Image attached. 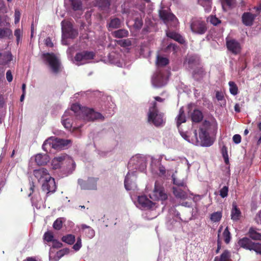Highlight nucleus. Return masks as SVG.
<instances>
[{
    "mask_svg": "<svg viewBox=\"0 0 261 261\" xmlns=\"http://www.w3.org/2000/svg\"><path fill=\"white\" fill-rule=\"evenodd\" d=\"M165 114L159 111L156 101L152 103V106L150 107L147 113V121L155 127H162L166 123Z\"/></svg>",
    "mask_w": 261,
    "mask_h": 261,
    "instance_id": "f257e3e1",
    "label": "nucleus"
},
{
    "mask_svg": "<svg viewBox=\"0 0 261 261\" xmlns=\"http://www.w3.org/2000/svg\"><path fill=\"white\" fill-rule=\"evenodd\" d=\"M70 142H71V140L50 137L44 142L42 148L47 153V152L51 151L52 148L57 150L62 149L68 145Z\"/></svg>",
    "mask_w": 261,
    "mask_h": 261,
    "instance_id": "f03ea898",
    "label": "nucleus"
},
{
    "mask_svg": "<svg viewBox=\"0 0 261 261\" xmlns=\"http://www.w3.org/2000/svg\"><path fill=\"white\" fill-rule=\"evenodd\" d=\"M210 127L211 122L205 120L199 128V138L203 146H210L213 143L208 133Z\"/></svg>",
    "mask_w": 261,
    "mask_h": 261,
    "instance_id": "7ed1b4c3",
    "label": "nucleus"
},
{
    "mask_svg": "<svg viewBox=\"0 0 261 261\" xmlns=\"http://www.w3.org/2000/svg\"><path fill=\"white\" fill-rule=\"evenodd\" d=\"M190 26L193 33L204 34L207 30V26L205 21L201 18H192L190 21Z\"/></svg>",
    "mask_w": 261,
    "mask_h": 261,
    "instance_id": "20e7f679",
    "label": "nucleus"
},
{
    "mask_svg": "<svg viewBox=\"0 0 261 261\" xmlns=\"http://www.w3.org/2000/svg\"><path fill=\"white\" fill-rule=\"evenodd\" d=\"M42 58L45 63L49 64L53 72L55 73L60 72L61 63L54 53H43Z\"/></svg>",
    "mask_w": 261,
    "mask_h": 261,
    "instance_id": "39448f33",
    "label": "nucleus"
},
{
    "mask_svg": "<svg viewBox=\"0 0 261 261\" xmlns=\"http://www.w3.org/2000/svg\"><path fill=\"white\" fill-rule=\"evenodd\" d=\"M98 177H88L86 180L78 179L77 184L82 190H95L97 189Z\"/></svg>",
    "mask_w": 261,
    "mask_h": 261,
    "instance_id": "423d86ee",
    "label": "nucleus"
},
{
    "mask_svg": "<svg viewBox=\"0 0 261 261\" xmlns=\"http://www.w3.org/2000/svg\"><path fill=\"white\" fill-rule=\"evenodd\" d=\"M238 244L241 247L249 250H253L257 253L261 254V244L260 243H253L248 238L244 237L238 241Z\"/></svg>",
    "mask_w": 261,
    "mask_h": 261,
    "instance_id": "0eeeda50",
    "label": "nucleus"
},
{
    "mask_svg": "<svg viewBox=\"0 0 261 261\" xmlns=\"http://www.w3.org/2000/svg\"><path fill=\"white\" fill-rule=\"evenodd\" d=\"M159 17L167 24H168V23L171 22L174 25V28L176 27L178 23L177 18H176L173 14L171 13L168 10H160Z\"/></svg>",
    "mask_w": 261,
    "mask_h": 261,
    "instance_id": "6e6552de",
    "label": "nucleus"
},
{
    "mask_svg": "<svg viewBox=\"0 0 261 261\" xmlns=\"http://www.w3.org/2000/svg\"><path fill=\"white\" fill-rule=\"evenodd\" d=\"M151 199L153 200H166L168 196L165 193L163 186L159 184L158 181L155 182V187L151 195H150Z\"/></svg>",
    "mask_w": 261,
    "mask_h": 261,
    "instance_id": "1a4fd4ad",
    "label": "nucleus"
},
{
    "mask_svg": "<svg viewBox=\"0 0 261 261\" xmlns=\"http://www.w3.org/2000/svg\"><path fill=\"white\" fill-rule=\"evenodd\" d=\"M57 189L56 181L54 177H51L48 173V177H46L44 182L42 185V190L46 192V196L50 193H53Z\"/></svg>",
    "mask_w": 261,
    "mask_h": 261,
    "instance_id": "9d476101",
    "label": "nucleus"
},
{
    "mask_svg": "<svg viewBox=\"0 0 261 261\" xmlns=\"http://www.w3.org/2000/svg\"><path fill=\"white\" fill-rule=\"evenodd\" d=\"M63 34L66 38H75L78 35V32L72 27L70 22H66L65 25L62 27Z\"/></svg>",
    "mask_w": 261,
    "mask_h": 261,
    "instance_id": "9b49d317",
    "label": "nucleus"
},
{
    "mask_svg": "<svg viewBox=\"0 0 261 261\" xmlns=\"http://www.w3.org/2000/svg\"><path fill=\"white\" fill-rule=\"evenodd\" d=\"M84 120H94L98 119V118H101L102 119L104 118L101 113H97V112L93 111V109H88L87 107L84 108Z\"/></svg>",
    "mask_w": 261,
    "mask_h": 261,
    "instance_id": "f8f14e48",
    "label": "nucleus"
},
{
    "mask_svg": "<svg viewBox=\"0 0 261 261\" xmlns=\"http://www.w3.org/2000/svg\"><path fill=\"white\" fill-rule=\"evenodd\" d=\"M226 47L232 54L237 55L241 51V46L239 41L236 39L226 40Z\"/></svg>",
    "mask_w": 261,
    "mask_h": 261,
    "instance_id": "ddd939ff",
    "label": "nucleus"
},
{
    "mask_svg": "<svg viewBox=\"0 0 261 261\" xmlns=\"http://www.w3.org/2000/svg\"><path fill=\"white\" fill-rule=\"evenodd\" d=\"M256 16H257V14H253L250 12H245L241 16L242 23L246 26H252Z\"/></svg>",
    "mask_w": 261,
    "mask_h": 261,
    "instance_id": "4468645a",
    "label": "nucleus"
},
{
    "mask_svg": "<svg viewBox=\"0 0 261 261\" xmlns=\"http://www.w3.org/2000/svg\"><path fill=\"white\" fill-rule=\"evenodd\" d=\"M95 54L93 51H83L76 53L74 56V60L77 62L84 61V60H91L95 57Z\"/></svg>",
    "mask_w": 261,
    "mask_h": 261,
    "instance_id": "2eb2a0df",
    "label": "nucleus"
},
{
    "mask_svg": "<svg viewBox=\"0 0 261 261\" xmlns=\"http://www.w3.org/2000/svg\"><path fill=\"white\" fill-rule=\"evenodd\" d=\"M139 205L144 210H149L152 207L154 203L150 200L145 195L139 196L138 197Z\"/></svg>",
    "mask_w": 261,
    "mask_h": 261,
    "instance_id": "dca6fc26",
    "label": "nucleus"
},
{
    "mask_svg": "<svg viewBox=\"0 0 261 261\" xmlns=\"http://www.w3.org/2000/svg\"><path fill=\"white\" fill-rule=\"evenodd\" d=\"M33 174L39 182L44 183L47 177H48V171L45 168L35 169L33 171Z\"/></svg>",
    "mask_w": 261,
    "mask_h": 261,
    "instance_id": "f3484780",
    "label": "nucleus"
},
{
    "mask_svg": "<svg viewBox=\"0 0 261 261\" xmlns=\"http://www.w3.org/2000/svg\"><path fill=\"white\" fill-rule=\"evenodd\" d=\"M95 4L100 10L109 14L110 12L111 0H95Z\"/></svg>",
    "mask_w": 261,
    "mask_h": 261,
    "instance_id": "a211bd4d",
    "label": "nucleus"
},
{
    "mask_svg": "<svg viewBox=\"0 0 261 261\" xmlns=\"http://www.w3.org/2000/svg\"><path fill=\"white\" fill-rule=\"evenodd\" d=\"M85 107H81L80 103H73L71 105V110L75 114L76 117L79 119H84Z\"/></svg>",
    "mask_w": 261,
    "mask_h": 261,
    "instance_id": "6ab92c4d",
    "label": "nucleus"
},
{
    "mask_svg": "<svg viewBox=\"0 0 261 261\" xmlns=\"http://www.w3.org/2000/svg\"><path fill=\"white\" fill-rule=\"evenodd\" d=\"M57 161L60 162L61 165V168L65 165L69 166L73 164L71 160L69 159V156L66 154H61L54 158V162Z\"/></svg>",
    "mask_w": 261,
    "mask_h": 261,
    "instance_id": "aec40b11",
    "label": "nucleus"
},
{
    "mask_svg": "<svg viewBox=\"0 0 261 261\" xmlns=\"http://www.w3.org/2000/svg\"><path fill=\"white\" fill-rule=\"evenodd\" d=\"M167 36L178 42L180 44H185L186 41L184 37L180 34L176 33L175 31H169L166 33Z\"/></svg>",
    "mask_w": 261,
    "mask_h": 261,
    "instance_id": "412c9836",
    "label": "nucleus"
},
{
    "mask_svg": "<svg viewBox=\"0 0 261 261\" xmlns=\"http://www.w3.org/2000/svg\"><path fill=\"white\" fill-rule=\"evenodd\" d=\"M241 217V212L237 206L236 201H233L232 203V210L231 211V218L233 221H237L240 219Z\"/></svg>",
    "mask_w": 261,
    "mask_h": 261,
    "instance_id": "4be33fe9",
    "label": "nucleus"
},
{
    "mask_svg": "<svg viewBox=\"0 0 261 261\" xmlns=\"http://www.w3.org/2000/svg\"><path fill=\"white\" fill-rule=\"evenodd\" d=\"M35 160L38 165L42 166L45 165L49 161V158L47 153H44V154L38 153V154L36 155Z\"/></svg>",
    "mask_w": 261,
    "mask_h": 261,
    "instance_id": "5701e85b",
    "label": "nucleus"
},
{
    "mask_svg": "<svg viewBox=\"0 0 261 261\" xmlns=\"http://www.w3.org/2000/svg\"><path fill=\"white\" fill-rule=\"evenodd\" d=\"M182 187L173 188V192L176 197L181 199H186L188 197L187 192L181 189Z\"/></svg>",
    "mask_w": 261,
    "mask_h": 261,
    "instance_id": "b1692460",
    "label": "nucleus"
},
{
    "mask_svg": "<svg viewBox=\"0 0 261 261\" xmlns=\"http://www.w3.org/2000/svg\"><path fill=\"white\" fill-rule=\"evenodd\" d=\"M121 22L119 18H111L110 21L107 23V27L109 31L113 29L121 28Z\"/></svg>",
    "mask_w": 261,
    "mask_h": 261,
    "instance_id": "393cba45",
    "label": "nucleus"
},
{
    "mask_svg": "<svg viewBox=\"0 0 261 261\" xmlns=\"http://www.w3.org/2000/svg\"><path fill=\"white\" fill-rule=\"evenodd\" d=\"M205 74L203 67H197L192 72V76L195 80H200L204 77Z\"/></svg>",
    "mask_w": 261,
    "mask_h": 261,
    "instance_id": "a878e982",
    "label": "nucleus"
},
{
    "mask_svg": "<svg viewBox=\"0 0 261 261\" xmlns=\"http://www.w3.org/2000/svg\"><path fill=\"white\" fill-rule=\"evenodd\" d=\"M231 252L228 249L223 251L220 257L216 256L214 261H230Z\"/></svg>",
    "mask_w": 261,
    "mask_h": 261,
    "instance_id": "bb28decb",
    "label": "nucleus"
},
{
    "mask_svg": "<svg viewBox=\"0 0 261 261\" xmlns=\"http://www.w3.org/2000/svg\"><path fill=\"white\" fill-rule=\"evenodd\" d=\"M163 77L162 74L160 73H157L154 74L152 76V83L156 86H162L164 85L163 83Z\"/></svg>",
    "mask_w": 261,
    "mask_h": 261,
    "instance_id": "cd10ccee",
    "label": "nucleus"
},
{
    "mask_svg": "<svg viewBox=\"0 0 261 261\" xmlns=\"http://www.w3.org/2000/svg\"><path fill=\"white\" fill-rule=\"evenodd\" d=\"M186 62L188 67L190 68L195 67L199 64V60L194 56H189L186 59Z\"/></svg>",
    "mask_w": 261,
    "mask_h": 261,
    "instance_id": "c85d7f7f",
    "label": "nucleus"
},
{
    "mask_svg": "<svg viewBox=\"0 0 261 261\" xmlns=\"http://www.w3.org/2000/svg\"><path fill=\"white\" fill-rule=\"evenodd\" d=\"M112 34L115 38H121L127 37V36H128L129 33L126 29H119L113 32Z\"/></svg>",
    "mask_w": 261,
    "mask_h": 261,
    "instance_id": "c756f323",
    "label": "nucleus"
},
{
    "mask_svg": "<svg viewBox=\"0 0 261 261\" xmlns=\"http://www.w3.org/2000/svg\"><path fill=\"white\" fill-rule=\"evenodd\" d=\"M191 119L192 121L198 123L203 119V114L199 110H194L192 113Z\"/></svg>",
    "mask_w": 261,
    "mask_h": 261,
    "instance_id": "7c9ffc66",
    "label": "nucleus"
},
{
    "mask_svg": "<svg viewBox=\"0 0 261 261\" xmlns=\"http://www.w3.org/2000/svg\"><path fill=\"white\" fill-rule=\"evenodd\" d=\"M186 121V117L183 108H180L179 110V113L177 117V126L179 127L182 123Z\"/></svg>",
    "mask_w": 261,
    "mask_h": 261,
    "instance_id": "2f4dec72",
    "label": "nucleus"
},
{
    "mask_svg": "<svg viewBox=\"0 0 261 261\" xmlns=\"http://www.w3.org/2000/svg\"><path fill=\"white\" fill-rule=\"evenodd\" d=\"M69 2L73 10H83V2L81 0H69Z\"/></svg>",
    "mask_w": 261,
    "mask_h": 261,
    "instance_id": "473e14b6",
    "label": "nucleus"
},
{
    "mask_svg": "<svg viewBox=\"0 0 261 261\" xmlns=\"http://www.w3.org/2000/svg\"><path fill=\"white\" fill-rule=\"evenodd\" d=\"M12 31L8 28H0V38H9L12 36Z\"/></svg>",
    "mask_w": 261,
    "mask_h": 261,
    "instance_id": "72a5a7b5",
    "label": "nucleus"
},
{
    "mask_svg": "<svg viewBox=\"0 0 261 261\" xmlns=\"http://www.w3.org/2000/svg\"><path fill=\"white\" fill-rule=\"evenodd\" d=\"M67 113H65L64 115L63 116V118L62 120V123L63 125L66 129H70L72 127V120L69 119V118H65L67 115Z\"/></svg>",
    "mask_w": 261,
    "mask_h": 261,
    "instance_id": "f704fd0d",
    "label": "nucleus"
},
{
    "mask_svg": "<svg viewBox=\"0 0 261 261\" xmlns=\"http://www.w3.org/2000/svg\"><path fill=\"white\" fill-rule=\"evenodd\" d=\"M61 240L63 242L68 244V245H73L75 242V236L73 234H67L63 236Z\"/></svg>",
    "mask_w": 261,
    "mask_h": 261,
    "instance_id": "c9c22d12",
    "label": "nucleus"
},
{
    "mask_svg": "<svg viewBox=\"0 0 261 261\" xmlns=\"http://www.w3.org/2000/svg\"><path fill=\"white\" fill-rule=\"evenodd\" d=\"M169 63V59L166 57L158 55L156 57V64L159 66H164Z\"/></svg>",
    "mask_w": 261,
    "mask_h": 261,
    "instance_id": "e433bc0d",
    "label": "nucleus"
},
{
    "mask_svg": "<svg viewBox=\"0 0 261 261\" xmlns=\"http://www.w3.org/2000/svg\"><path fill=\"white\" fill-rule=\"evenodd\" d=\"M65 221L66 219L64 218V217H59L54 222L53 228L54 229H60V228H62Z\"/></svg>",
    "mask_w": 261,
    "mask_h": 261,
    "instance_id": "4c0bfd02",
    "label": "nucleus"
},
{
    "mask_svg": "<svg viewBox=\"0 0 261 261\" xmlns=\"http://www.w3.org/2000/svg\"><path fill=\"white\" fill-rule=\"evenodd\" d=\"M248 235L251 239L258 240H261V233L257 232L256 229H250L248 232Z\"/></svg>",
    "mask_w": 261,
    "mask_h": 261,
    "instance_id": "58836bf2",
    "label": "nucleus"
},
{
    "mask_svg": "<svg viewBox=\"0 0 261 261\" xmlns=\"http://www.w3.org/2000/svg\"><path fill=\"white\" fill-rule=\"evenodd\" d=\"M228 84L230 93L233 95H236L238 93V87L236 84L233 81L229 82Z\"/></svg>",
    "mask_w": 261,
    "mask_h": 261,
    "instance_id": "ea45409f",
    "label": "nucleus"
},
{
    "mask_svg": "<svg viewBox=\"0 0 261 261\" xmlns=\"http://www.w3.org/2000/svg\"><path fill=\"white\" fill-rule=\"evenodd\" d=\"M222 217V213L221 212H215L211 214L210 219L213 222H218L221 220Z\"/></svg>",
    "mask_w": 261,
    "mask_h": 261,
    "instance_id": "a19ab883",
    "label": "nucleus"
},
{
    "mask_svg": "<svg viewBox=\"0 0 261 261\" xmlns=\"http://www.w3.org/2000/svg\"><path fill=\"white\" fill-rule=\"evenodd\" d=\"M116 42L122 47H127V46L132 45V41L130 39L118 40Z\"/></svg>",
    "mask_w": 261,
    "mask_h": 261,
    "instance_id": "79ce46f5",
    "label": "nucleus"
},
{
    "mask_svg": "<svg viewBox=\"0 0 261 261\" xmlns=\"http://www.w3.org/2000/svg\"><path fill=\"white\" fill-rule=\"evenodd\" d=\"M222 238L225 243H229L231 240V233L228 229H225L223 232Z\"/></svg>",
    "mask_w": 261,
    "mask_h": 261,
    "instance_id": "37998d69",
    "label": "nucleus"
},
{
    "mask_svg": "<svg viewBox=\"0 0 261 261\" xmlns=\"http://www.w3.org/2000/svg\"><path fill=\"white\" fill-rule=\"evenodd\" d=\"M221 153L222 154V156L224 160V162L226 164H228L229 163V158L228 155V151L227 148L226 146L223 145L221 149Z\"/></svg>",
    "mask_w": 261,
    "mask_h": 261,
    "instance_id": "c03bdc74",
    "label": "nucleus"
},
{
    "mask_svg": "<svg viewBox=\"0 0 261 261\" xmlns=\"http://www.w3.org/2000/svg\"><path fill=\"white\" fill-rule=\"evenodd\" d=\"M2 56H3L4 58H5L6 59L5 61H2V64H8V62L11 61L13 59L12 54L11 53H6L3 55V54L0 53V57Z\"/></svg>",
    "mask_w": 261,
    "mask_h": 261,
    "instance_id": "a18cd8bd",
    "label": "nucleus"
},
{
    "mask_svg": "<svg viewBox=\"0 0 261 261\" xmlns=\"http://www.w3.org/2000/svg\"><path fill=\"white\" fill-rule=\"evenodd\" d=\"M209 21L211 24L214 25H218V24L221 23V21L220 19H218L216 16L211 15L208 18Z\"/></svg>",
    "mask_w": 261,
    "mask_h": 261,
    "instance_id": "49530a36",
    "label": "nucleus"
},
{
    "mask_svg": "<svg viewBox=\"0 0 261 261\" xmlns=\"http://www.w3.org/2000/svg\"><path fill=\"white\" fill-rule=\"evenodd\" d=\"M44 239L47 242H53L54 235L51 231H46L44 234Z\"/></svg>",
    "mask_w": 261,
    "mask_h": 261,
    "instance_id": "de8ad7c7",
    "label": "nucleus"
},
{
    "mask_svg": "<svg viewBox=\"0 0 261 261\" xmlns=\"http://www.w3.org/2000/svg\"><path fill=\"white\" fill-rule=\"evenodd\" d=\"M228 192V187L227 186H224L220 190V195L221 197L224 198L227 196Z\"/></svg>",
    "mask_w": 261,
    "mask_h": 261,
    "instance_id": "09e8293b",
    "label": "nucleus"
},
{
    "mask_svg": "<svg viewBox=\"0 0 261 261\" xmlns=\"http://www.w3.org/2000/svg\"><path fill=\"white\" fill-rule=\"evenodd\" d=\"M124 186L127 190H130L132 189V187L130 186V179L129 177V175L127 174L125 176V179H124Z\"/></svg>",
    "mask_w": 261,
    "mask_h": 261,
    "instance_id": "8fccbe9b",
    "label": "nucleus"
},
{
    "mask_svg": "<svg viewBox=\"0 0 261 261\" xmlns=\"http://www.w3.org/2000/svg\"><path fill=\"white\" fill-rule=\"evenodd\" d=\"M82 247V240L81 238L78 237L76 240V242L74 245H73V248L75 251H78L80 250Z\"/></svg>",
    "mask_w": 261,
    "mask_h": 261,
    "instance_id": "3c124183",
    "label": "nucleus"
},
{
    "mask_svg": "<svg viewBox=\"0 0 261 261\" xmlns=\"http://www.w3.org/2000/svg\"><path fill=\"white\" fill-rule=\"evenodd\" d=\"M14 35L16 37V41L17 43H19L21 37L22 36V32L20 29H16L14 32Z\"/></svg>",
    "mask_w": 261,
    "mask_h": 261,
    "instance_id": "603ef678",
    "label": "nucleus"
},
{
    "mask_svg": "<svg viewBox=\"0 0 261 261\" xmlns=\"http://www.w3.org/2000/svg\"><path fill=\"white\" fill-rule=\"evenodd\" d=\"M52 247L54 248H61L63 247V244L61 242L57 241V240H53Z\"/></svg>",
    "mask_w": 261,
    "mask_h": 261,
    "instance_id": "864d4df0",
    "label": "nucleus"
},
{
    "mask_svg": "<svg viewBox=\"0 0 261 261\" xmlns=\"http://www.w3.org/2000/svg\"><path fill=\"white\" fill-rule=\"evenodd\" d=\"M14 21L15 23L19 22L20 17V13L18 10H15Z\"/></svg>",
    "mask_w": 261,
    "mask_h": 261,
    "instance_id": "5fc2aeb1",
    "label": "nucleus"
},
{
    "mask_svg": "<svg viewBox=\"0 0 261 261\" xmlns=\"http://www.w3.org/2000/svg\"><path fill=\"white\" fill-rule=\"evenodd\" d=\"M233 141L236 143L239 144L241 142V136L240 135H235L232 137Z\"/></svg>",
    "mask_w": 261,
    "mask_h": 261,
    "instance_id": "6e6d98bb",
    "label": "nucleus"
},
{
    "mask_svg": "<svg viewBox=\"0 0 261 261\" xmlns=\"http://www.w3.org/2000/svg\"><path fill=\"white\" fill-rule=\"evenodd\" d=\"M222 5L231 7L233 3L234 0H221Z\"/></svg>",
    "mask_w": 261,
    "mask_h": 261,
    "instance_id": "4d7b16f0",
    "label": "nucleus"
},
{
    "mask_svg": "<svg viewBox=\"0 0 261 261\" xmlns=\"http://www.w3.org/2000/svg\"><path fill=\"white\" fill-rule=\"evenodd\" d=\"M52 167L54 169H60L61 165L59 161H57L55 163V159L52 160Z\"/></svg>",
    "mask_w": 261,
    "mask_h": 261,
    "instance_id": "13d9d810",
    "label": "nucleus"
},
{
    "mask_svg": "<svg viewBox=\"0 0 261 261\" xmlns=\"http://www.w3.org/2000/svg\"><path fill=\"white\" fill-rule=\"evenodd\" d=\"M68 249H61L57 252V255L59 258L62 257L66 253H68Z\"/></svg>",
    "mask_w": 261,
    "mask_h": 261,
    "instance_id": "bf43d9fd",
    "label": "nucleus"
},
{
    "mask_svg": "<svg viewBox=\"0 0 261 261\" xmlns=\"http://www.w3.org/2000/svg\"><path fill=\"white\" fill-rule=\"evenodd\" d=\"M6 79L8 82H12L13 80V75L11 70H8V71L6 72Z\"/></svg>",
    "mask_w": 261,
    "mask_h": 261,
    "instance_id": "052dcab7",
    "label": "nucleus"
},
{
    "mask_svg": "<svg viewBox=\"0 0 261 261\" xmlns=\"http://www.w3.org/2000/svg\"><path fill=\"white\" fill-rule=\"evenodd\" d=\"M45 44L47 46H49V47H53L54 46V43L51 42V39L50 37H47L45 39Z\"/></svg>",
    "mask_w": 261,
    "mask_h": 261,
    "instance_id": "680f3d73",
    "label": "nucleus"
},
{
    "mask_svg": "<svg viewBox=\"0 0 261 261\" xmlns=\"http://www.w3.org/2000/svg\"><path fill=\"white\" fill-rule=\"evenodd\" d=\"M221 231V229H219L218 233V238L217 240V247H218V249H219V250H220V249L221 248V246H222V242H221V239L220 238Z\"/></svg>",
    "mask_w": 261,
    "mask_h": 261,
    "instance_id": "e2e57ef3",
    "label": "nucleus"
},
{
    "mask_svg": "<svg viewBox=\"0 0 261 261\" xmlns=\"http://www.w3.org/2000/svg\"><path fill=\"white\" fill-rule=\"evenodd\" d=\"M216 98L218 100H222L224 98V94L222 92L217 91L216 92Z\"/></svg>",
    "mask_w": 261,
    "mask_h": 261,
    "instance_id": "0e129e2a",
    "label": "nucleus"
},
{
    "mask_svg": "<svg viewBox=\"0 0 261 261\" xmlns=\"http://www.w3.org/2000/svg\"><path fill=\"white\" fill-rule=\"evenodd\" d=\"M166 173V169L163 166H160L159 167V173L161 175H164Z\"/></svg>",
    "mask_w": 261,
    "mask_h": 261,
    "instance_id": "69168bd1",
    "label": "nucleus"
},
{
    "mask_svg": "<svg viewBox=\"0 0 261 261\" xmlns=\"http://www.w3.org/2000/svg\"><path fill=\"white\" fill-rule=\"evenodd\" d=\"M211 1V0H198L199 4L203 6H204L205 4H210Z\"/></svg>",
    "mask_w": 261,
    "mask_h": 261,
    "instance_id": "338daca9",
    "label": "nucleus"
},
{
    "mask_svg": "<svg viewBox=\"0 0 261 261\" xmlns=\"http://www.w3.org/2000/svg\"><path fill=\"white\" fill-rule=\"evenodd\" d=\"M256 220L258 223L261 224V210L257 213Z\"/></svg>",
    "mask_w": 261,
    "mask_h": 261,
    "instance_id": "774afa93",
    "label": "nucleus"
}]
</instances>
